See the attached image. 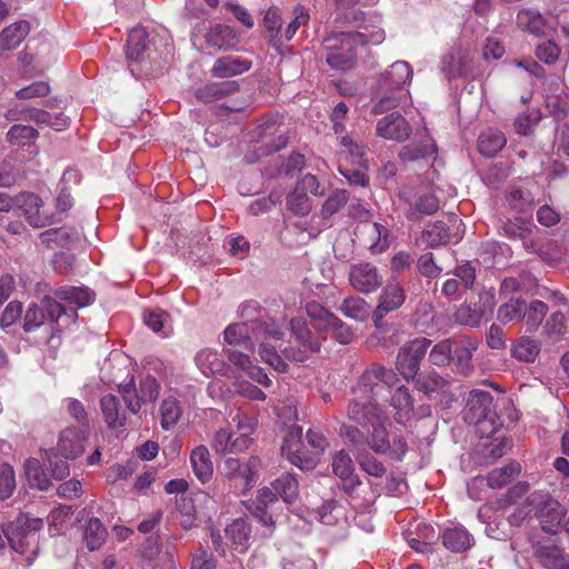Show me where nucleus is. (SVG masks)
I'll return each mask as SVG.
<instances>
[{"label":"nucleus","mask_w":569,"mask_h":569,"mask_svg":"<svg viewBox=\"0 0 569 569\" xmlns=\"http://www.w3.org/2000/svg\"><path fill=\"white\" fill-rule=\"evenodd\" d=\"M398 381L397 375L380 365L370 366L360 377L357 386L352 389V399L349 402L347 416L355 422H362L370 417H377L378 409H381L376 397L385 389Z\"/></svg>","instance_id":"nucleus-1"},{"label":"nucleus","mask_w":569,"mask_h":569,"mask_svg":"<svg viewBox=\"0 0 569 569\" xmlns=\"http://www.w3.org/2000/svg\"><path fill=\"white\" fill-rule=\"evenodd\" d=\"M230 365L226 363L221 355L211 348H203L194 356L198 369L206 376L224 375L234 380L237 392L247 396L249 393V356L239 349L229 350Z\"/></svg>","instance_id":"nucleus-2"},{"label":"nucleus","mask_w":569,"mask_h":569,"mask_svg":"<svg viewBox=\"0 0 569 569\" xmlns=\"http://www.w3.org/2000/svg\"><path fill=\"white\" fill-rule=\"evenodd\" d=\"M271 485L273 490L267 487L259 490L253 513V518L264 527L262 531L264 537L271 536L276 527V511L279 509L277 495L284 502L292 503L296 501L299 492L298 480L291 473L281 475Z\"/></svg>","instance_id":"nucleus-3"},{"label":"nucleus","mask_w":569,"mask_h":569,"mask_svg":"<svg viewBox=\"0 0 569 569\" xmlns=\"http://www.w3.org/2000/svg\"><path fill=\"white\" fill-rule=\"evenodd\" d=\"M42 528L41 518L21 513L6 525L2 531L10 547L21 555H27V561L31 563L39 553V532Z\"/></svg>","instance_id":"nucleus-4"},{"label":"nucleus","mask_w":569,"mask_h":569,"mask_svg":"<svg viewBox=\"0 0 569 569\" xmlns=\"http://www.w3.org/2000/svg\"><path fill=\"white\" fill-rule=\"evenodd\" d=\"M382 40V32L378 31L368 36L361 32H340L323 40V49L329 53L326 56L327 63L335 69L346 70L355 62L353 47L358 43H379Z\"/></svg>","instance_id":"nucleus-5"},{"label":"nucleus","mask_w":569,"mask_h":569,"mask_svg":"<svg viewBox=\"0 0 569 569\" xmlns=\"http://www.w3.org/2000/svg\"><path fill=\"white\" fill-rule=\"evenodd\" d=\"M412 71L409 63L397 61L386 70L379 81L373 93L372 113L381 114L398 106V99L393 94L397 90H401L411 79Z\"/></svg>","instance_id":"nucleus-6"},{"label":"nucleus","mask_w":569,"mask_h":569,"mask_svg":"<svg viewBox=\"0 0 569 569\" xmlns=\"http://www.w3.org/2000/svg\"><path fill=\"white\" fill-rule=\"evenodd\" d=\"M463 419L477 427L480 438L492 436L499 427L492 395L485 390H471L463 410Z\"/></svg>","instance_id":"nucleus-7"},{"label":"nucleus","mask_w":569,"mask_h":569,"mask_svg":"<svg viewBox=\"0 0 569 569\" xmlns=\"http://www.w3.org/2000/svg\"><path fill=\"white\" fill-rule=\"evenodd\" d=\"M387 417L382 409H378L377 417H370L368 420L357 422L361 426H371L367 437V445L377 455H388L395 460H401L408 451V445L405 438L397 433H389L385 427Z\"/></svg>","instance_id":"nucleus-8"},{"label":"nucleus","mask_w":569,"mask_h":569,"mask_svg":"<svg viewBox=\"0 0 569 569\" xmlns=\"http://www.w3.org/2000/svg\"><path fill=\"white\" fill-rule=\"evenodd\" d=\"M212 449L217 453H240L249 448V417L238 410L229 427L216 432Z\"/></svg>","instance_id":"nucleus-9"},{"label":"nucleus","mask_w":569,"mask_h":569,"mask_svg":"<svg viewBox=\"0 0 569 569\" xmlns=\"http://www.w3.org/2000/svg\"><path fill=\"white\" fill-rule=\"evenodd\" d=\"M527 505L535 511L545 532L558 531L566 516V509L557 500L547 492L533 491L527 497Z\"/></svg>","instance_id":"nucleus-10"},{"label":"nucleus","mask_w":569,"mask_h":569,"mask_svg":"<svg viewBox=\"0 0 569 569\" xmlns=\"http://www.w3.org/2000/svg\"><path fill=\"white\" fill-rule=\"evenodd\" d=\"M306 311L313 321V328L317 331L322 333L331 332L333 338L342 345H348L353 340L355 333L351 328L336 315L325 309L319 302L311 301L307 303Z\"/></svg>","instance_id":"nucleus-11"},{"label":"nucleus","mask_w":569,"mask_h":569,"mask_svg":"<svg viewBox=\"0 0 569 569\" xmlns=\"http://www.w3.org/2000/svg\"><path fill=\"white\" fill-rule=\"evenodd\" d=\"M430 346V339L416 338L399 349L396 368L405 380L410 381L418 377L420 363Z\"/></svg>","instance_id":"nucleus-12"},{"label":"nucleus","mask_w":569,"mask_h":569,"mask_svg":"<svg viewBox=\"0 0 569 569\" xmlns=\"http://www.w3.org/2000/svg\"><path fill=\"white\" fill-rule=\"evenodd\" d=\"M290 330L296 342L299 345V349L296 350L293 347L287 348L284 350L287 358L302 362L307 360L311 353L320 350V342L312 338L311 331L302 318L291 319Z\"/></svg>","instance_id":"nucleus-13"},{"label":"nucleus","mask_w":569,"mask_h":569,"mask_svg":"<svg viewBox=\"0 0 569 569\" xmlns=\"http://www.w3.org/2000/svg\"><path fill=\"white\" fill-rule=\"evenodd\" d=\"M302 428L295 426L289 429L281 447L282 456L301 470H311L317 466V459L302 449Z\"/></svg>","instance_id":"nucleus-14"},{"label":"nucleus","mask_w":569,"mask_h":569,"mask_svg":"<svg viewBox=\"0 0 569 569\" xmlns=\"http://www.w3.org/2000/svg\"><path fill=\"white\" fill-rule=\"evenodd\" d=\"M349 283L358 292L368 295L380 288L382 284V276L372 263L361 262L351 266Z\"/></svg>","instance_id":"nucleus-15"},{"label":"nucleus","mask_w":569,"mask_h":569,"mask_svg":"<svg viewBox=\"0 0 569 569\" xmlns=\"http://www.w3.org/2000/svg\"><path fill=\"white\" fill-rule=\"evenodd\" d=\"M477 339L469 336L452 337L451 345V363L455 365L456 371L462 376H470L473 372L472 356L478 349Z\"/></svg>","instance_id":"nucleus-16"},{"label":"nucleus","mask_w":569,"mask_h":569,"mask_svg":"<svg viewBox=\"0 0 569 569\" xmlns=\"http://www.w3.org/2000/svg\"><path fill=\"white\" fill-rule=\"evenodd\" d=\"M399 197L409 204L407 217L410 220H419L422 214H433L440 208L439 199L429 192L413 194L411 188L405 187L399 191Z\"/></svg>","instance_id":"nucleus-17"},{"label":"nucleus","mask_w":569,"mask_h":569,"mask_svg":"<svg viewBox=\"0 0 569 569\" xmlns=\"http://www.w3.org/2000/svg\"><path fill=\"white\" fill-rule=\"evenodd\" d=\"M357 237L372 254L386 251L391 244L390 231L377 222H366L358 227Z\"/></svg>","instance_id":"nucleus-18"},{"label":"nucleus","mask_w":569,"mask_h":569,"mask_svg":"<svg viewBox=\"0 0 569 569\" xmlns=\"http://www.w3.org/2000/svg\"><path fill=\"white\" fill-rule=\"evenodd\" d=\"M16 206L22 210L26 220L33 228H43L54 222L50 216L41 211L43 201L36 193H18L16 196Z\"/></svg>","instance_id":"nucleus-19"},{"label":"nucleus","mask_w":569,"mask_h":569,"mask_svg":"<svg viewBox=\"0 0 569 569\" xmlns=\"http://www.w3.org/2000/svg\"><path fill=\"white\" fill-rule=\"evenodd\" d=\"M278 131L279 123L276 117L267 118L254 129V140L262 143L259 148L262 149V151L261 153H258V157L279 151L287 146L288 139L283 134H278L276 137Z\"/></svg>","instance_id":"nucleus-20"},{"label":"nucleus","mask_w":569,"mask_h":569,"mask_svg":"<svg viewBox=\"0 0 569 569\" xmlns=\"http://www.w3.org/2000/svg\"><path fill=\"white\" fill-rule=\"evenodd\" d=\"M406 296L399 282H388L379 296V303L373 312V321L377 327L387 313L399 309L405 302Z\"/></svg>","instance_id":"nucleus-21"},{"label":"nucleus","mask_w":569,"mask_h":569,"mask_svg":"<svg viewBox=\"0 0 569 569\" xmlns=\"http://www.w3.org/2000/svg\"><path fill=\"white\" fill-rule=\"evenodd\" d=\"M89 430L82 431L81 428L67 427L60 432L57 449L66 459H74L84 451V443Z\"/></svg>","instance_id":"nucleus-22"},{"label":"nucleus","mask_w":569,"mask_h":569,"mask_svg":"<svg viewBox=\"0 0 569 569\" xmlns=\"http://www.w3.org/2000/svg\"><path fill=\"white\" fill-rule=\"evenodd\" d=\"M376 131L383 139L403 141L409 138L411 128L399 113H391L377 122Z\"/></svg>","instance_id":"nucleus-23"},{"label":"nucleus","mask_w":569,"mask_h":569,"mask_svg":"<svg viewBox=\"0 0 569 569\" xmlns=\"http://www.w3.org/2000/svg\"><path fill=\"white\" fill-rule=\"evenodd\" d=\"M331 466L333 473L341 479L343 489L347 492H352L360 486L361 481L355 475L353 461L347 451H337L332 457Z\"/></svg>","instance_id":"nucleus-24"},{"label":"nucleus","mask_w":569,"mask_h":569,"mask_svg":"<svg viewBox=\"0 0 569 569\" xmlns=\"http://www.w3.org/2000/svg\"><path fill=\"white\" fill-rule=\"evenodd\" d=\"M44 311L37 305H30L26 311L23 318V331L26 333H32L38 330H42L44 336L37 339L36 343H47L53 335L54 327L51 323H47Z\"/></svg>","instance_id":"nucleus-25"},{"label":"nucleus","mask_w":569,"mask_h":569,"mask_svg":"<svg viewBox=\"0 0 569 569\" xmlns=\"http://www.w3.org/2000/svg\"><path fill=\"white\" fill-rule=\"evenodd\" d=\"M413 382L416 389L429 398L446 393L450 386L449 379L436 371L419 375L413 379Z\"/></svg>","instance_id":"nucleus-26"},{"label":"nucleus","mask_w":569,"mask_h":569,"mask_svg":"<svg viewBox=\"0 0 569 569\" xmlns=\"http://www.w3.org/2000/svg\"><path fill=\"white\" fill-rule=\"evenodd\" d=\"M54 297L78 308L90 306L96 293L88 287L63 286L54 291Z\"/></svg>","instance_id":"nucleus-27"},{"label":"nucleus","mask_w":569,"mask_h":569,"mask_svg":"<svg viewBox=\"0 0 569 569\" xmlns=\"http://www.w3.org/2000/svg\"><path fill=\"white\" fill-rule=\"evenodd\" d=\"M103 419L110 429H119L126 425L127 415L120 407L118 398L113 395H106L100 400Z\"/></svg>","instance_id":"nucleus-28"},{"label":"nucleus","mask_w":569,"mask_h":569,"mask_svg":"<svg viewBox=\"0 0 569 569\" xmlns=\"http://www.w3.org/2000/svg\"><path fill=\"white\" fill-rule=\"evenodd\" d=\"M193 473L202 482H208L213 473V465L206 446L196 447L190 455Z\"/></svg>","instance_id":"nucleus-29"},{"label":"nucleus","mask_w":569,"mask_h":569,"mask_svg":"<svg viewBox=\"0 0 569 569\" xmlns=\"http://www.w3.org/2000/svg\"><path fill=\"white\" fill-rule=\"evenodd\" d=\"M391 406L396 410V421L400 425H406L413 410V399L407 387L400 386L395 390L391 396Z\"/></svg>","instance_id":"nucleus-30"},{"label":"nucleus","mask_w":569,"mask_h":569,"mask_svg":"<svg viewBox=\"0 0 569 569\" xmlns=\"http://www.w3.org/2000/svg\"><path fill=\"white\" fill-rule=\"evenodd\" d=\"M537 557L540 565L547 569H569V556L555 545L540 547Z\"/></svg>","instance_id":"nucleus-31"},{"label":"nucleus","mask_w":569,"mask_h":569,"mask_svg":"<svg viewBox=\"0 0 569 569\" xmlns=\"http://www.w3.org/2000/svg\"><path fill=\"white\" fill-rule=\"evenodd\" d=\"M238 90L234 81L208 83L196 91V98L203 103H210Z\"/></svg>","instance_id":"nucleus-32"},{"label":"nucleus","mask_w":569,"mask_h":569,"mask_svg":"<svg viewBox=\"0 0 569 569\" xmlns=\"http://www.w3.org/2000/svg\"><path fill=\"white\" fill-rule=\"evenodd\" d=\"M505 134L497 129H488L478 138V150L486 157L496 156L506 146Z\"/></svg>","instance_id":"nucleus-33"},{"label":"nucleus","mask_w":569,"mask_h":569,"mask_svg":"<svg viewBox=\"0 0 569 569\" xmlns=\"http://www.w3.org/2000/svg\"><path fill=\"white\" fill-rule=\"evenodd\" d=\"M226 536L234 551L246 553L248 550L249 526L246 519H236L226 528Z\"/></svg>","instance_id":"nucleus-34"},{"label":"nucleus","mask_w":569,"mask_h":569,"mask_svg":"<svg viewBox=\"0 0 569 569\" xmlns=\"http://www.w3.org/2000/svg\"><path fill=\"white\" fill-rule=\"evenodd\" d=\"M30 31L27 21H18L4 28L0 33V46L3 50L16 49Z\"/></svg>","instance_id":"nucleus-35"},{"label":"nucleus","mask_w":569,"mask_h":569,"mask_svg":"<svg viewBox=\"0 0 569 569\" xmlns=\"http://www.w3.org/2000/svg\"><path fill=\"white\" fill-rule=\"evenodd\" d=\"M469 69L468 57L460 51H450L442 58V71L448 79L467 74Z\"/></svg>","instance_id":"nucleus-36"},{"label":"nucleus","mask_w":569,"mask_h":569,"mask_svg":"<svg viewBox=\"0 0 569 569\" xmlns=\"http://www.w3.org/2000/svg\"><path fill=\"white\" fill-rule=\"evenodd\" d=\"M437 152L436 143L429 139L425 142H411L401 148L399 158L402 161H415L419 159H429Z\"/></svg>","instance_id":"nucleus-37"},{"label":"nucleus","mask_w":569,"mask_h":569,"mask_svg":"<svg viewBox=\"0 0 569 569\" xmlns=\"http://www.w3.org/2000/svg\"><path fill=\"white\" fill-rule=\"evenodd\" d=\"M540 342L529 337H520L511 346V355L519 361L533 362L540 352Z\"/></svg>","instance_id":"nucleus-38"},{"label":"nucleus","mask_w":569,"mask_h":569,"mask_svg":"<svg viewBox=\"0 0 569 569\" xmlns=\"http://www.w3.org/2000/svg\"><path fill=\"white\" fill-rule=\"evenodd\" d=\"M251 332L254 333L257 339L262 337L266 339L282 340L283 338L281 328L266 315H260L254 319L251 318Z\"/></svg>","instance_id":"nucleus-39"},{"label":"nucleus","mask_w":569,"mask_h":569,"mask_svg":"<svg viewBox=\"0 0 569 569\" xmlns=\"http://www.w3.org/2000/svg\"><path fill=\"white\" fill-rule=\"evenodd\" d=\"M521 471L518 462H510L501 468H496L487 476V483L490 488L499 489L511 482Z\"/></svg>","instance_id":"nucleus-40"},{"label":"nucleus","mask_w":569,"mask_h":569,"mask_svg":"<svg viewBox=\"0 0 569 569\" xmlns=\"http://www.w3.org/2000/svg\"><path fill=\"white\" fill-rule=\"evenodd\" d=\"M518 23L536 37L548 36V27L543 17L532 10H522L518 13Z\"/></svg>","instance_id":"nucleus-41"},{"label":"nucleus","mask_w":569,"mask_h":569,"mask_svg":"<svg viewBox=\"0 0 569 569\" xmlns=\"http://www.w3.org/2000/svg\"><path fill=\"white\" fill-rule=\"evenodd\" d=\"M181 406L177 398L171 396L164 398L159 408L160 425L162 429L169 430L176 426L181 417Z\"/></svg>","instance_id":"nucleus-42"},{"label":"nucleus","mask_w":569,"mask_h":569,"mask_svg":"<svg viewBox=\"0 0 569 569\" xmlns=\"http://www.w3.org/2000/svg\"><path fill=\"white\" fill-rule=\"evenodd\" d=\"M24 473L29 485L41 491L47 490L51 485L50 478L38 459L31 458L26 461Z\"/></svg>","instance_id":"nucleus-43"},{"label":"nucleus","mask_w":569,"mask_h":569,"mask_svg":"<svg viewBox=\"0 0 569 569\" xmlns=\"http://www.w3.org/2000/svg\"><path fill=\"white\" fill-rule=\"evenodd\" d=\"M469 532L460 527L448 528L443 531V546L455 552L465 551L470 547Z\"/></svg>","instance_id":"nucleus-44"},{"label":"nucleus","mask_w":569,"mask_h":569,"mask_svg":"<svg viewBox=\"0 0 569 569\" xmlns=\"http://www.w3.org/2000/svg\"><path fill=\"white\" fill-rule=\"evenodd\" d=\"M369 305L360 297L350 296L343 299L339 310L347 318L356 321H363L369 316Z\"/></svg>","instance_id":"nucleus-45"},{"label":"nucleus","mask_w":569,"mask_h":569,"mask_svg":"<svg viewBox=\"0 0 569 569\" xmlns=\"http://www.w3.org/2000/svg\"><path fill=\"white\" fill-rule=\"evenodd\" d=\"M421 239L427 247L436 248L449 242L450 232L445 222L436 221L426 226Z\"/></svg>","instance_id":"nucleus-46"},{"label":"nucleus","mask_w":569,"mask_h":569,"mask_svg":"<svg viewBox=\"0 0 569 569\" xmlns=\"http://www.w3.org/2000/svg\"><path fill=\"white\" fill-rule=\"evenodd\" d=\"M548 312V306L541 300H532L529 305L525 303L521 320H523L529 331H536L541 325Z\"/></svg>","instance_id":"nucleus-47"},{"label":"nucleus","mask_w":569,"mask_h":569,"mask_svg":"<svg viewBox=\"0 0 569 569\" xmlns=\"http://www.w3.org/2000/svg\"><path fill=\"white\" fill-rule=\"evenodd\" d=\"M148 46V32L142 27L133 28L127 40V56L130 60H137Z\"/></svg>","instance_id":"nucleus-48"},{"label":"nucleus","mask_w":569,"mask_h":569,"mask_svg":"<svg viewBox=\"0 0 569 569\" xmlns=\"http://www.w3.org/2000/svg\"><path fill=\"white\" fill-rule=\"evenodd\" d=\"M107 530L98 518H91L84 529V540L89 550L99 549L104 542Z\"/></svg>","instance_id":"nucleus-49"},{"label":"nucleus","mask_w":569,"mask_h":569,"mask_svg":"<svg viewBox=\"0 0 569 569\" xmlns=\"http://www.w3.org/2000/svg\"><path fill=\"white\" fill-rule=\"evenodd\" d=\"M356 460L360 469L371 477L381 478L387 472L385 465L366 449L356 452Z\"/></svg>","instance_id":"nucleus-50"},{"label":"nucleus","mask_w":569,"mask_h":569,"mask_svg":"<svg viewBox=\"0 0 569 569\" xmlns=\"http://www.w3.org/2000/svg\"><path fill=\"white\" fill-rule=\"evenodd\" d=\"M224 340L228 345L247 349L249 341V325L247 322H237L229 325L224 330Z\"/></svg>","instance_id":"nucleus-51"},{"label":"nucleus","mask_w":569,"mask_h":569,"mask_svg":"<svg viewBox=\"0 0 569 569\" xmlns=\"http://www.w3.org/2000/svg\"><path fill=\"white\" fill-rule=\"evenodd\" d=\"M222 473L230 481L240 479L242 481L243 489L246 490L248 488L249 467L247 463H242L239 459H226L223 462Z\"/></svg>","instance_id":"nucleus-52"},{"label":"nucleus","mask_w":569,"mask_h":569,"mask_svg":"<svg viewBox=\"0 0 569 569\" xmlns=\"http://www.w3.org/2000/svg\"><path fill=\"white\" fill-rule=\"evenodd\" d=\"M287 209L296 216H307L311 209L312 203L303 190L296 186L295 190L287 196Z\"/></svg>","instance_id":"nucleus-53"},{"label":"nucleus","mask_w":569,"mask_h":569,"mask_svg":"<svg viewBox=\"0 0 569 569\" xmlns=\"http://www.w3.org/2000/svg\"><path fill=\"white\" fill-rule=\"evenodd\" d=\"M452 337L443 339L432 346L429 352L428 360L432 366L447 367L451 363L452 357Z\"/></svg>","instance_id":"nucleus-54"},{"label":"nucleus","mask_w":569,"mask_h":569,"mask_svg":"<svg viewBox=\"0 0 569 569\" xmlns=\"http://www.w3.org/2000/svg\"><path fill=\"white\" fill-rule=\"evenodd\" d=\"M206 38L210 46L221 49L232 46L234 33L228 26L216 24L208 31Z\"/></svg>","instance_id":"nucleus-55"},{"label":"nucleus","mask_w":569,"mask_h":569,"mask_svg":"<svg viewBox=\"0 0 569 569\" xmlns=\"http://www.w3.org/2000/svg\"><path fill=\"white\" fill-rule=\"evenodd\" d=\"M38 136L39 132L30 126L14 124L9 129L6 137L11 144L26 146L34 141Z\"/></svg>","instance_id":"nucleus-56"},{"label":"nucleus","mask_w":569,"mask_h":569,"mask_svg":"<svg viewBox=\"0 0 569 569\" xmlns=\"http://www.w3.org/2000/svg\"><path fill=\"white\" fill-rule=\"evenodd\" d=\"M525 303L526 301L523 299H513L510 297L506 303L499 307L497 313L498 319L503 323L521 320Z\"/></svg>","instance_id":"nucleus-57"},{"label":"nucleus","mask_w":569,"mask_h":569,"mask_svg":"<svg viewBox=\"0 0 569 569\" xmlns=\"http://www.w3.org/2000/svg\"><path fill=\"white\" fill-rule=\"evenodd\" d=\"M247 64L231 57L220 58L216 61L212 72L217 77H231L247 70Z\"/></svg>","instance_id":"nucleus-58"},{"label":"nucleus","mask_w":569,"mask_h":569,"mask_svg":"<svg viewBox=\"0 0 569 569\" xmlns=\"http://www.w3.org/2000/svg\"><path fill=\"white\" fill-rule=\"evenodd\" d=\"M118 390L128 410L131 413L137 415L141 409L142 402L139 398L138 389L134 386L133 377L130 378L129 382L119 385Z\"/></svg>","instance_id":"nucleus-59"},{"label":"nucleus","mask_w":569,"mask_h":569,"mask_svg":"<svg viewBox=\"0 0 569 569\" xmlns=\"http://www.w3.org/2000/svg\"><path fill=\"white\" fill-rule=\"evenodd\" d=\"M17 487L13 468L8 463L0 466V499L6 500L12 496Z\"/></svg>","instance_id":"nucleus-60"},{"label":"nucleus","mask_w":569,"mask_h":569,"mask_svg":"<svg viewBox=\"0 0 569 569\" xmlns=\"http://www.w3.org/2000/svg\"><path fill=\"white\" fill-rule=\"evenodd\" d=\"M259 356L261 361L272 367L279 372L287 371V363L282 360L280 355L277 352L276 347L267 342H261L259 348Z\"/></svg>","instance_id":"nucleus-61"},{"label":"nucleus","mask_w":569,"mask_h":569,"mask_svg":"<svg viewBox=\"0 0 569 569\" xmlns=\"http://www.w3.org/2000/svg\"><path fill=\"white\" fill-rule=\"evenodd\" d=\"M349 196L346 190H335L325 201L321 216L327 219L338 212L348 201Z\"/></svg>","instance_id":"nucleus-62"},{"label":"nucleus","mask_w":569,"mask_h":569,"mask_svg":"<svg viewBox=\"0 0 569 569\" xmlns=\"http://www.w3.org/2000/svg\"><path fill=\"white\" fill-rule=\"evenodd\" d=\"M482 318L483 311L467 305L459 307L455 312V320L463 326L477 327L481 323Z\"/></svg>","instance_id":"nucleus-63"},{"label":"nucleus","mask_w":569,"mask_h":569,"mask_svg":"<svg viewBox=\"0 0 569 569\" xmlns=\"http://www.w3.org/2000/svg\"><path fill=\"white\" fill-rule=\"evenodd\" d=\"M560 52L559 46L552 40L539 43L535 50L537 59L549 66L558 61Z\"/></svg>","instance_id":"nucleus-64"}]
</instances>
